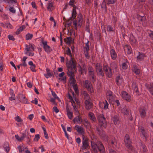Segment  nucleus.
<instances>
[{
    "label": "nucleus",
    "mask_w": 153,
    "mask_h": 153,
    "mask_svg": "<svg viewBox=\"0 0 153 153\" xmlns=\"http://www.w3.org/2000/svg\"><path fill=\"white\" fill-rule=\"evenodd\" d=\"M31 135H29L26 137L27 139V143L28 144H30L31 143Z\"/></svg>",
    "instance_id": "nucleus-50"
},
{
    "label": "nucleus",
    "mask_w": 153,
    "mask_h": 153,
    "mask_svg": "<svg viewBox=\"0 0 153 153\" xmlns=\"http://www.w3.org/2000/svg\"><path fill=\"white\" fill-rule=\"evenodd\" d=\"M3 147L7 153H8L10 150L9 143L7 142H5L3 145Z\"/></svg>",
    "instance_id": "nucleus-30"
},
{
    "label": "nucleus",
    "mask_w": 153,
    "mask_h": 153,
    "mask_svg": "<svg viewBox=\"0 0 153 153\" xmlns=\"http://www.w3.org/2000/svg\"><path fill=\"white\" fill-rule=\"evenodd\" d=\"M128 60L126 59H124L123 60L122 64V67L124 70H126L128 67Z\"/></svg>",
    "instance_id": "nucleus-23"
},
{
    "label": "nucleus",
    "mask_w": 153,
    "mask_h": 153,
    "mask_svg": "<svg viewBox=\"0 0 153 153\" xmlns=\"http://www.w3.org/2000/svg\"><path fill=\"white\" fill-rule=\"evenodd\" d=\"M130 42L133 46H135L136 45L137 42V40L133 36H131L130 38Z\"/></svg>",
    "instance_id": "nucleus-26"
},
{
    "label": "nucleus",
    "mask_w": 153,
    "mask_h": 153,
    "mask_svg": "<svg viewBox=\"0 0 153 153\" xmlns=\"http://www.w3.org/2000/svg\"><path fill=\"white\" fill-rule=\"evenodd\" d=\"M47 71V74H45L44 76L47 78H48L49 77H51L52 76L51 73L50 72V70L48 68H47L46 69Z\"/></svg>",
    "instance_id": "nucleus-34"
},
{
    "label": "nucleus",
    "mask_w": 153,
    "mask_h": 153,
    "mask_svg": "<svg viewBox=\"0 0 153 153\" xmlns=\"http://www.w3.org/2000/svg\"><path fill=\"white\" fill-rule=\"evenodd\" d=\"M35 67L36 66L35 65L31 66L30 68L31 70L33 72H36V70H35Z\"/></svg>",
    "instance_id": "nucleus-64"
},
{
    "label": "nucleus",
    "mask_w": 153,
    "mask_h": 153,
    "mask_svg": "<svg viewBox=\"0 0 153 153\" xmlns=\"http://www.w3.org/2000/svg\"><path fill=\"white\" fill-rule=\"evenodd\" d=\"M85 108L87 110H89L92 107L93 104L90 101V100H85Z\"/></svg>",
    "instance_id": "nucleus-18"
},
{
    "label": "nucleus",
    "mask_w": 153,
    "mask_h": 153,
    "mask_svg": "<svg viewBox=\"0 0 153 153\" xmlns=\"http://www.w3.org/2000/svg\"><path fill=\"white\" fill-rule=\"evenodd\" d=\"M67 113L69 119L71 120L73 118V112L70 111L68 107L66 108Z\"/></svg>",
    "instance_id": "nucleus-32"
},
{
    "label": "nucleus",
    "mask_w": 153,
    "mask_h": 153,
    "mask_svg": "<svg viewBox=\"0 0 153 153\" xmlns=\"http://www.w3.org/2000/svg\"><path fill=\"white\" fill-rule=\"evenodd\" d=\"M149 36L152 39H153V31L149 30L148 32Z\"/></svg>",
    "instance_id": "nucleus-55"
},
{
    "label": "nucleus",
    "mask_w": 153,
    "mask_h": 153,
    "mask_svg": "<svg viewBox=\"0 0 153 153\" xmlns=\"http://www.w3.org/2000/svg\"><path fill=\"white\" fill-rule=\"evenodd\" d=\"M73 122L74 123H83V120H82V118L79 116L76 117L73 120Z\"/></svg>",
    "instance_id": "nucleus-27"
},
{
    "label": "nucleus",
    "mask_w": 153,
    "mask_h": 153,
    "mask_svg": "<svg viewBox=\"0 0 153 153\" xmlns=\"http://www.w3.org/2000/svg\"><path fill=\"white\" fill-rule=\"evenodd\" d=\"M102 124H100V126L96 127V130L97 131V134L101 137H103L105 136L104 131L102 130V127H104Z\"/></svg>",
    "instance_id": "nucleus-9"
},
{
    "label": "nucleus",
    "mask_w": 153,
    "mask_h": 153,
    "mask_svg": "<svg viewBox=\"0 0 153 153\" xmlns=\"http://www.w3.org/2000/svg\"><path fill=\"white\" fill-rule=\"evenodd\" d=\"M111 66L113 70H114L115 71H117L118 67L117 63L114 62H112L111 64Z\"/></svg>",
    "instance_id": "nucleus-35"
},
{
    "label": "nucleus",
    "mask_w": 153,
    "mask_h": 153,
    "mask_svg": "<svg viewBox=\"0 0 153 153\" xmlns=\"http://www.w3.org/2000/svg\"><path fill=\"white\" fill-rule=\"evenodd\" d=\"M54 2L52 0L49 1L47 4V9L48 10L51 11L53 10L55 7L53 6Z\"/></svg>",
    "instance_id": "nucleus-13"
},
{
    "label": "nucleus",
    "mask_w": 153,
    "mask_h": 153,
    "mask_svg": "<svg viewBox=\"0 0 153 153\" xmlns=\"http://www.w3.org/2000/svg\"><path fill=\"white\" fill-rule=\"evenodd\" d=\"M132 71L136 75H139L140 72V69L137 65H133Z\"/></svg>",
    "instance_id": "nucleus-21"
},
{
    "label": "nucleus",
    "mask_w": 153,
    "mask_h": 153,
    "mask_svg": "<svg viewBox=\"0 0 153 153\" xmlns=\"http://www.w3.org/2000/svg\"><path fill=\"white\" fill-rule=\"evenodd\" d=\"M82 94L83 95L84 99H85L86 100H88L90 99L89 95L86 91H83L82 92Z\"/></svg>",
    "instance_id": "nucleus-36"
},
{
    "label": "nucleus",
    "mask_w": 153,
    "mask_h": 153,
    "mask_svg": "<svg viewBox=\"0 0 153 153\" xmlns=\"http://www.w3.org/2000/svg\"><path fill=\"white\" fill-rule=\"evenodd\" d=\"M104 109H107L108 108V104L106 100H105V102L104 103Z\"/></svg>",
    "instance_id": "nucleus-59"
},
{
    "label": "nucleus",
    "mask_w": 153,
    "mask_h": 153,
    "mask_svg": "<svg viewBox=\"0 0 153 153\" xmlns=\"http://www.w3.org/2000/svg\"><path fill=\"white\" fill-rule=\"evenodd\" d=\"M141 149L144 152H146L147 149L146 146L144 145H142Z\"/></svg>",
    "instance_id": "nucleus-56"
},
{
    "label": "nucleus",
    "mask_w": 153,
    "mask_h": 153,
    "mask_svg": "<svg viewBox=\"0 0 153 153\" xmlns=\"http://www.w3.org/2000/svg\"><path fill=\"white\" fill-rule=\"evenodd\" d=\"M73 20H71L70 19V18H69V19H68L67 21V22H66V24H67V25H68V27H69L70 26H71V21H72Z\"/></svg>",
    "instance_id": "nucleus-63"
},
{
    "label": "nucleus",
    "mask_w": 153,
    "mask_h": 153,
    "mask_svg": "<svg viewBox=\"0 0 153 153\" xmlns=\"http://www.w3.org/2000/svg\"><path fill=\"white\" fill-rule=\"evenodd\" d=\"M97 149L100 153H105V147L101 142L100 141H97Z\"/></svg>",
    "instance_id": "nucleus-10"
},
{
    "label": "nucleus",
    "mask_w": 153,
    "mask_h": 153,
    "mask_svg": "<svg viewBox=\"0 0 153 153\" xmlns=\"http://www.w3.org/2000/svg\"><path fill=\"white\" fill-rule=\"evenodd\" d=\"M116 84L118 86H120L123 82V78L120 76H117L116 78Z\"/></svg>",
    "instance_id": "nucleus-28"
},
{
    "label": "nucleus",
    "mask_w": 153,
    "mask_h": 153,
    "mask_svg": "<svg viewBox=\"0 0 153 153\" xmlns=\"http://www.w3.org/2000/svg\"><path fill=\"white\" fill-rule=\"evenodd\" d=\"M131 88L139 96L138 89L137 84L135 82H133L132 84Z\"/></svg>",
    "instance_id": "nucleus-22"
},
{
    "label": "nucleus",
    "mask_w": 153,
    "mask_h": 153,
    "mask_svg": "<svg viewBox=\"0 0 153 153\" xmlns=\"http://www.w3.org/2000/svg\"><path fill=\"white\" fill-rule=\"evenodd\" d=\"M40 138V135L39 134H36L35 136V137L33 139L34 141L37 142L39 139Z\"/></svg>",
    "instance_id": "nucleus-51"
},
{
    "label": "nucleus",
    "mask_w": 153,
    "mask_h": 153,
    "mask_svg": "<svg viewBox=\"0 0 153 153\" xmlns=\"http://www.w3.org/2000/svg\"><path fill=\"white\" fill-rule=\"evenodd\" d=\"M101 5V8L104 10L106 12L107 11V7L105 0H103Z\"/></svg>",
    "instance_id": "nucleus-42"
},
{
    "label": "nucleus",
    "mask_w": 153,
    "mask_h": 153,
    "mask_svg": "<svg viewBox=\"0 0 153 153\" xmlns=\"http://www.w3.org/2000/svg\"><path fill=\"white\" fill-rule=\"evenodd\" d=\"M72 64L71 63L68 65V66L67 67L68 71H67V74L68 76L70 77V85H72L73 86H74V88L75 91L76 92L77 90H78L77 88H76V84L75 83L76 82V80L75 79L74 75V70L76 68V65L74 64V62L72 61Z\"/></svg>",
    "instance_id": "nucleus-1"
},
{
    "label": "nucleus",
    "mask_w": 153,
    "mask_h": 153,
    "mask_svg": "<svg viewBox=\"0 0 153 153\" xmlns=\"http://www.w3.org/2000/svg\"><path fill=\"white\" fill-rule=\"evenodd\" d=\"M125 146L127 148V151L129 153H133L135 151V148L132 145L131 140L129 135L126 134L124 138Z\"/></svg>",
    "instance_id": "nucleus-2"
},
{
    "label": "nucleus",
    "mask_w": 153,
    "mask_h": 153,
    "mask_svg": "<svg viewBox=\"0 0 153 153\" xmlns=\"http://www.w3.org/2000/svg\"><path fill=\"white\" fill-rule=\"evenodd\" d=\"M84 86L88 91L91 93L93 92L92 85L91 82L88 80H85L84 82Z\"/></svg>",
    "instance_id": "nucleus-6"
},
{
    "label": "nucleus",
    "mask_w": 153,
    "mask_h": 153,
    "mask_svg": "<svg viewBox=\"0 0 153 153\" xmlns=\"http://www.w3.org/2000/svg\"><path fill=\"white\" fill-rule=\"evenodd\" d=\"M91 146L93 150L94 151H95L98 148L97 142H96V143H95L94 142L91 141Z\"/></svg>",
    "instance_id": "nucleus-41"
},
{
    "label": "nucleus",
    "mask_w": 153,
    "mask_h": 153,
    "mask_svg": "<svg viewBox=\"0 0 153 153\" xmlns=\"http://www.w3.org/2000/svg\"><path fill=\"white\" fill-rule=\"evenodd\" d=\"M65 53L67 54L70 57H71V59L70 61H69L67 63V66H68V65L70 63V62L72 64V61H73V62H74V64L76 65V61L72 57V55L71 53V51L70 50V49L69 48H68V50L66 51Z\"/></svg>",
    "instance_id": "nucleus-8"
},
{
    "label": "nucleus",
    "mask_w": 153,
    "mask_h": 153,
    "mask_svg": "<svg viewBox=\"0 0 153 153\" xmlns=\"http://www.w3.org/2000/svg\"><path fill=\"white\" fill-rule=\"evenodd\" d=\"M64 42L67 44H70L71 43L72 38L71 37H68L64 39Z\"/></svg>",
    "instance_id": "nucleus-44"
},
{
    "label": "nucleus",
    "mask_w": 153,
    "mask_h": 153,
    "mask_svg": "<svg viewBox=\"0 0 153 153\" xmlns=\"http://www.w3.org/2000/svg\"><path fill=\"white\" fill-rule=\"evenodd\" d=\"M33 37V35L32 34L28 33L26 35V39L27 40L31 39Z\"/></svg>",
    "instance_id": "nucleus-47"
},
{
    "label": "nucleus",
    "mask_w": 153,
    "mask_h": 153,
    "mask_svg": "<svg viewBox=\"0 0 153 153\" xmlns=\"http://www.w3.org/2000/svg\"><path fill=\"white\" fill-rule=\"evenodd\" d=\"M17 149L19 152L22 153L25 152V150L26 149V148L23 146H19L17 147Z\"/></svg>",
    "instance_id": "nucleus-40"
},
{
    "label": "nucleus",
    "mask_w": 153,
    "mask_h": 153,
    "mask_svg": "<svg viewBox=\"0 0 153 153\" xmlns=\"http://www.w3.org/2000/svg\"><path fill=\"white\" fill-rule=\"evenodd\" d=\"M10 94L11 96L9 97V100L10 101L15 100L16 99L15 94L13 90H12L10 92Z\"/></svg>",
    "instance_id": "nucleus-43"
},
{
    "label": "nucleus",
    "mask_w": 153,
    "mask_h": 153,
    "mask_svg": "<svg viewBox=\"0 0 153 153\" xmlns=\"http://www.w3.org/2000/svg\"><path fill=\"white\" fill-rule=\"evenodd\" d=\"M88 116L90 120L94 122H95L96 121V118L94 114L92 112H90L88 114Z\"/></svg>",
    "instance_id": "nucleus-37"
},
{
    "label": "nucleus",
    "mask_w": 153,
    "mask_h": 153,
    "mask_svg": "<svg viewBox=\"0 0 153 153\" xmlns=\"http://www.w3.org/2000/svg\"><path fill=\"white\" fill-rule=\"evenodd\" d=\"M125 52H126L127 54L129 55L132 53V49L131 47L128 45H126L124 47Z\"/></svg>",
    "instance_id": "nucleus-17"
},
{
    "label": "nucleus",
    "mask_w": 153,
    "mask_h": 153,
    "mask_svg": "<svg viewBox=\"0 0 153 153\" xmlns=\"http://www.w3.org/2000/svg\"><path fill=\"white\" fill-rule=\"evenodd\" d=\"M41 42L43 45V48L45 52L47 53H49L53 51L50 46L48 45L47 42L42 40Z\"/></svg>",
    "instance_id": "nucleus-5"
},
{
    "label": "nucleus",
    "mask_w": 153,
    "mask_h": 153,
    "mask_svg": "<svg viewBox=\"0 0 153 153\" xmlns=\"http://www.w3.org/2000/svg\"><path fill=\"white\" fill-rule=\"evenodd\" d=\"M88 21H87L86 25V30L88 32H89L90 29L89 28V23H88Z\"/></svg>",
    "instance_id": "nucleus-61"
},
{
    "label": "nucleus",
    "mask_w": 153,
    "mask_h": 153,
    "mask_svg": "<svg viewBox=\"0 0 153 153\" xmlns=\"http://www.w3.org/2000/svg\"><path fill=\"white\" fill-rule=\"evenodd\" d=\"M146 56L144 53L139 52L137 57V59L138 61H142L143 60L144 58Z\"/></svg>",
    "instance_id": "nucleus-20"
},
{
    "label": "nucleus",
    "mask_w": 153,
    "mask_h": 153,
    "mask_svg": "<svg viewBox=\"0 0 153 153\" xmlns=\"http://www.w3.org/2000/svg\"><path fill=\"white\" fill-rule=\"evenodd\" d=\"M89 41H88L87 42L85 43V46L84 47V48L85 49V51H89Z\"/></svg>",
    "instance_id": "nucleus-48"
},
{
    "label": "nucleus",
    "mask_w": 153,
    "mask_h": 153,
    "mask_svg": "<svg viewBox=\"0 0 153 153\" xmlns=\"http://www.w3.org/2000/svg\"><path fill=\"white\" fill-rule=\"evenodd\" d=\"M9 11L13 13H15L16 11L15 9L13 7H10L9 9Z\"/></svg>",
    "instance_id": "nucleus-62"
},
{
    "label": "nucleus",
    "mask_w": 153,
    "mask_h": 153,
    "mask_svg": "<svg viewBox=\"0 0 153 153\" xmlns=\"http://www.w3.org/2000/svg\"><path fill=\"white\" fill-rule=\"evenodd\" d=\"M15 120L18 122H21L22 121V120L21 119L18 115H17L15 117Z\"/></svg>",
    "instance_id": "nucleus-58"
},
{
    "label": "nucleus",
    "mask_w": 153,
    "mask_h": 153,
    "mask_svg": "<svg viewBox=\"0 0 153 153\" xmlns=\"http://www.w3.org/2000/svg\"><path fill=\"white\" fill-rule=\"evenodd\" d=\"M106 29L107 31L108 32H114V29L110 25H108Z\"/></svg>",
    "instance_id": "nucleus-46"
},
{
    "label": "nucleus",
    "mask_w": 153,
    "mask_h": 153,
    "mask_svg": "<svg viewBox=\"0 0 153 153\" xmlns=\"http://www.w3.org/2000/svg\"><path fill=\"white\" fill-rule=\"evenodd\" d=\"M130 111L129 109L125 108L123 113L125 115H128L129 114Z\"/></svg>",
    "instance_id": "nucleus-52"
},
{
    "label": "nucleus",
    "mask_w": 153,
    "mask_h": 153,
    "mask_svg": "<svg viewBox=\"0 0 153 153\" xmlns=\"http://www.w3.org/2000/svg\"><path fill=\"white\" fill-rule=\"evenodd\" d=\"M74 110L75 111V112L76 113V115H78L79 114V111H78L77 108H76V105H73Z\"/></svg>",
    "instance_id": "nucleus-57"
},
{
    "label": "nucleus",
    "mask_w": 153,
    "mask_h": 153,
    "mask_svg": "<svg viewBox=\"0 0 153 153\" xmlns=\"http://www.w3.org/2000/svg\"><path fill=\"white\" fill-rule=\"evenodd\" d=\"M89 147V144L88 139H86L82 141V146L81 147L82 150H84L88 148Z\"/></svg>",
    "instance_id": "nucleus-16"
},
{
    "label": "nucleus",
    "mask_w": 153,
    "mask_h": 153,
    "mask_svg": "<svg viewBox=\"0 0 153 153\" xmlns=\"http://www.w3.org/2000/svg\"><path fill=\"white\" fill-rule=\"evenodd\" d=\"M140 113L141 118H145L146 115V112L144 108H141L140 110Z\"/></svg>",
    "instance_id": "nucleus-31"
},
{
    "label": "nucleus",
    "mask_w": 153,
    "mask_h": 153,
    "mask_svg": "<svg viewBox=\"0 0 153 153\" xmlns=\"http://www.w3.org/2000/svg\"><path fill=\"white\" fill-rule=\"evenodd\" d=\"M145 86L150 93L153 95V86L151 84H146Z\"/></svg>",
    "instance_id": "nucleus-29"
},
{
    "label": "nucleus",
    "mask_w": 153,
    "mask_h": 153,
    "mask_svg": "<svg viewBox=\"0 0 153 153\" xmlns=\"http://www.w3.org/2000/svg\"><path fill=\"white\" fill-rule=\"evenodd\" d=\"M71 6H72L74 8L72 10V16H71L70 17V19L71 20H73L76 17V7L74 5Z\"/></svg>",
    "instance_id": "nucleus-19"
},
{
    "label": "nucleus",
    "mask_w": 153,
    "mask_h": 153,
    "mask_svg": "<svg viewBox=\"0 0 153 153\" xmlns=\"http://www.w3.org/2000/svg\"><path fill=\"white\" fill-rule=\"evenodd\" d=\"M89 51H84V53L85 57L87 59H88L90 57L89 54Z\"/></svg>",
    "instance_id": "nucleus-49"
},
{
    "label": "nucleus",
    "mask_w": 153,
    "mask_h": 153,
    "mask_svg": "<svg viewBox=\"0 0 153 153\" xmlns=\"http://www.w3.org/2000/svg\"><path fill=\"white\" fill-rule=\"evenodd\" d=\"M19 100L21 102L24 104H27V99L25 96L22 94H20L19 95Z\"/></svg>",
    "instance_id": "nucleus-12"
},
{
    "label": "nucleus",
    "mask_w": 153,
    "mask_h": 153,
    "mask_svg": "<svg viewBox=\"0 0 153 153\" xmlns=\"http://www.w3.org/2000/svg\"><path fill=\"white\" fill-rule=\"evenodd\" d=\"M51 94L53 96L55 99H57L58 100H59V98L57 97L56 94L53 91H51Z\"/></svg>",
    "instance_id": "nucleus-54"
},
{
    "label": "nucleus",
    "mask_w": 153,
    "mask_h": 153,
    "mask_svg": "<svg viewBox=\"0 0 153 153\" xmlns=\"http://www.w3.org/2000/svg\"><path fill=\"white\" fill-rule=\"evenodd\" d=\"M138 128L140 132V135H142L145 138L146 140L148 137V135L145 130L144 128L142 126H140Z\"/></svg>",
    "instance_id": "nucleus-11"
},
{
    "label": "nucleus",
    "mask_w": 153,
    "mask_h": 153,
    "mask_svg": "<svg viewBox=\"0 0 153 153\" xmlns=\"http://www.w3.org/2000/svg\"><path fill=\"white\" fill-rule=\"evenodd\" d=\"M121 97L123 99L128 102L131 100V96L126 91H123L121 92Z\"/></svg>",
    "instance_id": "nucleus-7"
},
{
    "label": "nucleus",
    "mask_w": 153,
    "mask_h": 153,
    "mask_svg": "<svg viewBox=\"0 0 153 153\" xmlns=\"http://www.w3.org/2000/svg\"><path fill=\"white\" fill-rule=\"evenodd\" d=\"M105 74L106 76L108 78H110L112 77L113 76V74L111 68H109L108 71L106 72Z\"/></svg>",
    "instance_id": "nucleus-39"
},
{
    "label": "nucleus",
    "mask_w": 153,
    "mask_h": 153,
    "mask_svg": "<svg viewBox=\"0 0 153 153\" xmlns=\"http://www.w3.org/2000/svg\"><path fill=\"white\" fill-rule=\"evenodd\" d=\"M112 120L116 125H119L120 123V121L119 117L117 115H114L112 118Z\"/></svg>",
    "instance_id": "nucleus-24"
},
{
    "label": "nucleus",
    "mask_w": 153,
    "mask_h": 153,
    "mask_svg": "<svg viewBox=\"0 0 153 153\" xmlns=\"http://www.w3.org/2000/svg\"><path fill=\"white\" fill-rule=\"evenodd\" d=\"M116 0H107V4L109 5L110 4H113L116 2Z\"/></svg>",
    "instance_id": "nucleus-53"
},
{
    "label": "nucleus",
    "mask_w": 153,
    "mask_h": 153,
    "mask_svg": "<svg viewBox=\"0 0 153 153\" xmlns=\"http://www.w3.org/2000/svg\"><path fill=\"white\" fill-rule=\"evenodd\" d=\"M25 46V53L29 56H33L34 55V53L31 52L34 51L35 48L34 47V45L32 43H29V45L26 44Z\"/></svg>",
    "instance_id": "nucleus-3"
},
{
    "label": "nucleus",
    "mask_w": 153,
    "mask_h": 153,
    "mask_svg": "<svg viewBox=\"0 0 153 153\" xmlns=\"http://www.w3.org/2000/svg\"><path fill=\"white\" fill-rule=\"evenodd\" d=\"M95 70L97 75L99 76H103L104 73L102 70V66L100 64H97L95 66Z\"/></svg>",
    "instance_id": "nucleus-4"
},
{
    "label": "nucleus",
    "mask_w": 153,
    "mask_h": 153,
    "mask_svg": "<svg viewBox=\"0 0 153 153\" xmlns=\"http://www.w3.org/2000/svg\"><path fill=\"white\" fill-rule=\"evenodd\" d=\"M66 77L65 76L62 77V78H59L58 79V81L59 82L61 81H65L66 82Z\"/></svg>",
    "instance_id": "nucleus-60"
},
{
    "label": "nucleus",
    "mask_w": 153,
    "mask_h": 153,
    "mask_svg": "<svg viewBox=\"0 0 153 153\" xmlns=\"http://www.w3.org/2000/svg\"><path fill=\"white\" fill-rule=\"evenodd\" d=\"M111 59L113 60H115L117 58V54L114 49H111L110 51Z\"/></svg>",
    "instance_id": "nucleus-15"
},
{
    "label": "nucleus",
    "mask_w": 153,
    "mask_h": 153,
    "mask_svg": "<svg viewBox=\"0 0 153 153\" xmlns=\"http://www.w3.org/2000/svg\"><path fill=\"white\" fill-rule=\"evenodd\" d=\"M109 68H111L109 67L107 64H104L103 65V69L105 74L109 70Z\"/></svg>",
    "instance_id": "nucleus-45"
},
{
    "label": "nucleus",
    "mask_w": 153,
    "mask_h": 153,
    "mask_svg": "<svg viewBox=\"0 0 153 153\" xmlns=\"http://www.w3.org/2000/svg\"><path fill=\"white\" fill-rule=\"evenodd\" d=\"M82 123L87 127H90L91 126L90 123L88 121L87 119H85L83 120Z\"/></svg>",
    "instance_id": "nucleus-38"
},
{
    "label": "nucleus",
    "mask_w": 153,
    "mask_h": 153,
    "mask_svg": "<svg viewBox=\"0 0 153 153\" xmlns=\"http://www.w3.org/2000/svg\"><path fill=\"white\" fill-rule=\"evenodd\" d=\"M83 21V17L82 15L80 14L77 17V25L80 27L82 25Z\"/></svg>",
    "instance_id": "nucleus-25"
},
{
    "label": "nucleus",
    "mask_w": 153,
    "mask_h": 153,
    "mask_svg": "<svg viewBox=\"0 0 153 153\" xmlns=\"http://www.w3.org/2000/svg\"><path fill=\"white\" fill-rule=\"evenodd\" d=\"M97 119L100 123V124H102L103 126H104V125L105 123V118L104 115L101 114L99 115Z\"/></svg>",
    "instance_id": "nucleus-14"
},
{
    "label": "nucleus",
    "mask_w": 153,
    "mask_h": 153,
    "mask_svg": "<svg viewBox=\"0 0 153 153\" xmlns=\"http://www.w3.org/2000/svg\"><path fill=\"white\" fill-rule=\"evenodd\" d=\"M88 75L89 76L94 74V70L91 66H89L88 69Z\"/></svg>",
    "instance_id": "nucleus-33"
}]
</instances>
